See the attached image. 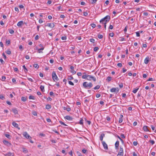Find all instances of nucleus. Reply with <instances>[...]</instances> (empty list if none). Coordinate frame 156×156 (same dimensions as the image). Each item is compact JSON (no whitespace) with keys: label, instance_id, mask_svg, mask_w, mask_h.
Instances as JSON below:
<instances>
[{"label":"nucleus","instance_id":"obj_19","mask_svg":"<svg viewBox=\"0 0 156 156\" xmlns=\"http://www.w3.org/2000/svg\"><path fill=\"white\" fill-rule=\"evenodd\" d=\"M143 129L144 131L146 132L149 131V130L147 128V126H144L143 127Z\"/></svg>","mask_w":156,"mask_h":156},{"label":"nucleus","instance_id":"obj_53","mask_svg":"<svg viewBox=\"0 0 156 156\" xmlns=\"http://www.w3.org/2000/svg\"><path fill=\"white\" fill-rule=\"evenodd\" d=\"M151 129H152V130H155V127L153 125H151Z\"/></svg>","mask_w":156,"mask_h":156},{"label":"nucleus","instance_id":"obj_31","mask_svg":"<svg viewBox=\"0 0 156 156\" xmlns=\"http://www.w3.org/2000/svg\"><path fill=\"white\" fill-rule=\"evenodd\" d=\"M100 87V86L99 85H98L97 86H96V87H95L94 89V90H97V89H99Z\"/></svg>","mask_w":156,"mask_h":156},{"label":"nucleus","instance_id":"obj_47","mask_svg":"<svg viewBox=\"0 0 156 156\" xmlns=\"http://www.w3.org/2000/svg\"><path fill=\"white\" fill-rule=\"evenodd\" d=\"M82 152L84 154H85L87 152V151L85 149H83Z\"/></svg>","mask_w":156,"mask_h":156},{"label":"nucleus","instance_id":"obj_32","mask_svg":"<svg viewBox=\"0 0 156 156\" xmlns=\"http://www.w3.org/2000/svg\"><path fill=\"white\" fill-rule=\"evenodd\" d=\"M29 98V99L34 100L35 99L34 97L32 95L30 96Z\"/></svg>","mask_w":156,"mask_h":156},{"label":"nucleus","instance_id":"obj_9","mask_svg":"<svg viewBox=\"0 0 156 156\" xmlns=\"http://www.w3.org/2000/svg\"><path fill=\"white\" fill-rule=\"evenodd\" d=\"M3 143L5 145L8 147L10 146L11 145V143L7 140H4L3 141Z\"/></svg>","mask_w":156,"mask_h":156},{"label":"nucleus","instance_id":"obj_20","mask_svg":"<svg viewBox=\"0 0 156 156\" xmlns=\"http://www.w3.org/2000/svg\"><path fill=\"white\" fill-rule=\"evenodd\" d=\"M12 112L15 114H18V111L16 108H13L12 109Z\"/></svg>","mask_w":156,"mask_h":156},{"label":"nucleus","instance_id":"obj_13","mask_svg":"<svg viewBox=\"0 0 156 156\" xmlns=\"http://www.w3.org/2000/svg\"><path fill=\"white\" fill-rule=\"evenodd\" d=\"M65 118L67 120L69 121H72L73 120V118L70 116L67 115L65 117Z\"/></svg>","mask_w":156,"mask_h":156},{"label":"nucleus","instance_id":"obj_63","mask_svg":"<svg viewBox=\"0 0 156 156\" xmlns=\"http://www.w3.org/2000/svg\"><path fill=\"white\" fill-rule=\"evenodd\" d=\"M25 58L27 59H30L29 56L28 55H27L25 56Z\"/></svg>","mask_w":156,"mask_h":156},{"label":"nucleus","instance_id":"obj_36","mask_svg":"<svg viewBox=\"0 0 156 156\" xmlns=\"http://www.w3.org/2000/svg\"><path fill=\"white\" fill-rule=\"evenodd\" d=\"M138 89H139V88H137V89H134V90H133V92L134 93H136L137 92V91H138Z\"/></svg>","mask_w":156,"mask_h":156},{"label":"nucleus","instance_id":"obj_21","mask_svg":"<svg viewBox=\"0 0 156 156\" xmlns=\"http://www.w3.org/2000/svg\"><path fill=\"white\" fill-rule=\"evenodd\" d=\"M27 97H22L21 98V100L22 101L25 102L27 100Z\"/></svg>","mask_w":156,"mask_h":156},{"label":"nucleus","instance_id":"obj_8","mask_svg":"<svg viewBox=\"0 0 156 156\" xmlns=\"http://www.w3.org/2000/svg\"><path fill=\"white\" fill-rule=\"evenodd\" d=\"M101 143L105 149L108 150V145L104 141H102Z\"/></svg>","mask_w":156,"mask_h":156},{"label":"nucleus","instance_id":"obj_56","mask_svg":"<svg viewBox=\"0 0 156 156\" xmlns=\"http://www.w3.org/2000/svg\"><path fill=\"white\" fill-rule=\"evenodd\" d=\"M154 79H153V78H150L148 80H147V81H154Z\"/></svg>","mask_w":156,"mask_h":156},{"label":"nucleus","instance_id":"obj_38","mask_svg":"<svg viewBox=\"0 0 156 156\" xmlns=\"http://www.w3.org/2000/svg\"><path fill=\"white\" fill-rule=\"evenodd\" d=\"M98 49L99 48L98 47H96L94 48V50L95 51H97Z\"/></svg>","mask_w":156,"mask_h":156},{"label":"nucleus","instance_id":"obj_57","mask_svg":"<svg viewBox=\"0 0 156 156\" xmlns=\"http://www.w3.org/2000/svg\"><path fill=\"white\" fill-rule=\"evenodd\" d=\"M106 119L108 121H110L111 119L110 118V117H109V116H107L106 117Z\"/></svg>","mask_w":156,"mask_h":156},{"label":"nucleus","instance_id":"obj_58","mask_svg":"<svg viewBox=\"0 0 156 156\" xmlns=\"http://www.w3.org/2000/svg\"><path fill=\"white\" fill-rule=\"evenodd\" d=\"M82 73L81 72H79L77 73V75L78 76H81L82 75Z\"/></svg>","mask_w":156,"mask_h":156},{"label":"nucleus","instance_id":"obj_49","mask_svg":"<svg viewBox=\"0 0 156 156\" xmlns=\"http://www.w3.org/2000/svg\"><path fill=\"white\" fill-rule=\"evenodd\" d=\"M0 98L2 100H3L5 99V97L2 95L1 94L0 95Z\"/></svg>","mask_w":156,"mask_h":156},{"label":"nucleus","instance_id":"obj_11","mask_svg":"<svg viewBox=\"0 0 156 156\" xmlns=\"http://www.w3.org/2000/svg\"><path fill=\"white\" fill-rule=\"evenodd\" d=\"M45 26H48V27H50L51 28H53L54 27L55 25H54V23H47V25H46Z\"/></svg>","mask_w":156,"mask_h":156},{"label":"nucleus","instance_id":"obj_3","mask_svg":"<svg viewBox=\"0 0 156 156\" xmlns=\"http://www.w3.org/2000/svg\"><path fill=\"white\" fill-rule=\"evenodd\" d=\"M52 78L54 81H56L58 80L55 71H53L52 73Z\"/></svg>","mask_w":156,"mask_h":156},{"label":"nucleus","instance_id":"obj_25","mask_svg":"<svg viewBox=\"0 0 156 156\" xmlns=\"http://www.w3.org/2000/svg\"><path fill=\"white\" fill-rule=\"evenodd\" d=\"M83 119L81 118V119L80 120L79 123L81 125H83Z\"/></svg>","mask_w":156,"mask_h":156},{"label":"nucleus","instance_id":"obj_33","mask_svg":"<svg viewBox=\"0 0 156 156\" xmlns=\"http://www.w3.org/2000/svg\"><path fill=\"white\" fill-rule=\"evenodd\" d=\"M59 122L61 125H62L65 126H67V125H66V124H65L64 122H62V121H59Z\"/></svg>","mask_w":156,"mask_h":156},{"label":"nucleus","instance_id":"obj_60","mask_svg":"<svg viewBox=\"0 0 156 156\" xmlns=\"http://www.w3.org/2000/svg\"><path fill=\"white\" fill-rule=\"evenodd\" d=\"M50 95L51 96H54V94L53 92L52 91H51L50 92Z\"/></svg>","mask_w":156,"mask_h":156},{"label":"nucleus","instance_id":"obj_43","mask_svg":"<svg viewBox=\"0 0 156 156\" xmlns=\"http://www.w3.org/2000/svg\"><path fill=\"white\" fill-rule=\"evenodd\" d=\"M0 62L2 64H4L5 63V62L3 60L2 58L0 59Z\"/></svg>","mask_w":156,"mask_h":156},{"label":"nucleus","instance_id":"obj_39","mask_svg":"<svg viewBox=\"0 0 156 156\" xmlns=\"http://www.w3.org/2000/svg\"><path fill=\"white\" fill-rule=\"evenodd\" d=\"M103 37V36L101 34H98V37L99 39H102Z\"/></svg>","mask_w":156,"mask_h":156},{"label":"nucleus","instance_id":"obj_37","mask_svg":"<svg viewBox=\"0 0 156 156\" xmlns=\"http://www.w3.org/2000/svg\"><path fill=\"white\" fill-rule=\"evenodd\" d=\"M136 33V36L140 37V31H137Z\"/></svg>","mask_w":156,"mask_h":156},{"label":"nucleus","instance_id":"obj_30","mask_svg":"<svg viewBox=\"0 0 156 156\" xmlns=\"http://www.w3.org/2000/svg\"><path fill=\"white\" fill-rule=\"evenodd\" d=\"M88 75H83L82 76V78L83 79H87V76Z\"/></svg>","mask_w":156,"mask_h":156},{"label":"nucleus","instance_id":"obj_52","mask_svg":"<svg viewBox=\"0 0 156 156\" xmlns=\"http://www.w3.org/2000/svg\"><path fill=\"white\" fill-rule=\"evenodd\" d=\"M117 66L119 67H121L122 66V64L120 63H119L117 64Z\"/></svg>","mask_w":156,"mask_h":156},{"label":"nucleus","instance_id":"obj_45","mask_svg":"<svg viewBox=\"0 0 156 156\" xmlns=\"http://www.w3.org/2000/svg\"><path fill=\"white\" fill-rule=\"evenodd\" d=\"M119 38L120 39L119 40L120 41H122L125 40L124 38H123V37H120Z\"/></svg>","mask_w":156,"mask_h":156},{"label":"nucleus","instance_id":"obj_27","mask_svg":"<svg viewBox=\"0 0 156 156\" xmlns=\"http://www.w3.org/2000/svg\"><path fill=\"white\" fill-rule=\"evenodd\" d=\"M5 53L8 55H10L11 54V51L10 50V49H8L5 51Z\"/></svg>","mask_w":156,"mask_h":156},{"label":"nucleus","instance_id":"obj_1","mask_svg":"<svg viewBox=\"0 0 156 156\" xmlns=\"http://www.w3.org/2000/svg\"><path fill=\"white\" fill-rule=\"evenodd\" d=\"M110 18V16L108 15H107L104 18L101 19L100 21V22L102 23H105V22H106V23H107V22H108L109 21Z\"/></svg>","mask_w":156,"mask_h":156},{"label":"nucleus","instance_id":"obj_2","mask_svg":"<svg viewBox=\"0 0 156 156\" xmlns=\"http://www.w3.org/2000/svg\"><path fill=\"white\" fill-rule=\"evenodd\" d=\"M83 85L84 88L86 89H90L93 86V84L91 82L88 83L87 82H84Z\"/></svg>","mask_w":156,"mask_h":156},{"label":"nucleus","instance_id":"obj_59","mask_svg":"<svg viewBox=\"0 0 156 156\" xmlns=\"http://www.w3.org/2000/svg\"><path fill=\"white\" fill-rule=\"evenodd\" d=\"M113 28V26L112 25H110L109 27V29H110L112 30Z\"/></svg>","mask_w":156,"mask_h":156},{"label":"nucleus","instance_id":"obj_28","mask_svg":"<svg viewBox=\"0 0 156 156\" xmlns=\"http://www.w3.org/2000/svg\"><path fill=\"white\" fill-rule=\"evenodd\" d=\"M9 32L11 34H13L14 33V30L12 29H9Z\"/></svg>","mask_w":156,"mask_h":156},{"label":"nucleus","instance_id":"obj_44","mask_svg":"<svg viewBox=\"0 0 156 156\" xmlns=\"http://www.w3.org/2000/svg\"><path fill=\"white\" fill-rule=\"evenodd\" d=\"M149 141L151 144L152 145L154 144L155 143L154 141L153 140H150Z\"/></svg>","mask_w":156,"mask_h":156},{"label":"nucleus","instance_id":"obj_42","mask_svg":"<svg viewBox=\"0 0 156 156\" xmlns=\"http://www.w3.org/2000/svg\"><path fill=\"white\" fill-rule=\"evenodd\" d=\"M34 67L35 68L38 69L39 68V66L37 64H35L34 65Z\"/></svg>","mask_w":156,"mask_h":156},{"label":"nucleus","instance_id":"obj_54","mask_svg":"<svg viewBox=\"0 0 156 156\" xmlns=\"http://www.w3.org/2000/svg\"><path fill=\"white\" fill-rule=\"evenodd\" d=\"M90 42H91L92 43H94V42H95V40H94V39L92 38V39H90Z\"/></svg>","mask_w":156,"mask_h":156},{"label":"nucleus","instance_id":"obj_61","mask_svg":"<svg viewBox=\"0 0 156 156\" xmlns=\"http://www.w3.org/2000/svg\"><path fill=\"white\" fill-rule=\"evenodd\" d=\"M71 72L73 74H75L76 73V72L73 70L71 71Z\"/></svg>","mask_w":156,"mask_h":156},{"label":"nucleus","instance_id":"obj_48","mask_svg":"<svg viewBox=\"0 0 156 156\" xmlns=\"http://www.w3.org/2000/svg\"><path fill=\"white\" fill-rule=\"evenodd\" d=\"M90 25L93 28H95L96 27V24L94 23H92L90 24Z\"/></svg>","mask_w":156,"mask_h":156},{"label":"nucleus","instance_id":"obj_4","mask_svg":"<svg viewBox=\"0 0 156 156\" xmlns=\"http://www.w3.org/2000/svg\"><path fill=\"white\" fill-rule=\"evenodd\" d=\"M123 154V150L122 146H120L119 151L118 153L117 156H122Z\"/></svg>","mask_w":156,"mask_h":156},{"label":"nucleus","instance_id":"obj_26","mask_svg":"<svg viewBox=\"0 0 156 156\" xmlns=\"http://www.w3.org/2000/svg\"><path fill=\"white\" fill-rule=\"evenodd\" d=\"M43 50H44V48H41L38 49V52L39 53H43V52L42 51H41Z\"/></svg>","mask_w":156,"mask_h":156},{"label":"nucleus","instance_id":"obj_14","mask_svg":"<svg viewBox=\"0 0 156 156\" xmlns=\"http://www.w3.org/2000/svg\"><path fill=\"white\" fill-rule=\"evenodd\" d=\"M150 58L149 57H147L144 60V63L146 64H147L149 61Z\"/></svg>","mask_w":156,"mask_h":156},{"label":"nucleus","instance_id":"obj_22","mask_svg":"<svg viewBox=\"0 0 156 156\" xmlns=\"http://www.w3.org/2000/svg\"><path fill=\"white\" fill-rule=\"evenodd\" d=\"M51 105H46L45 108L47 109H51Z\"/></svg>","mask_w":156,"mask_h":156},{"label":"nucleus","instance_id":"obj_15","mask_svg":"<svg viewBox=\"0 0 156 156\" xmlns=\"http://www.w3.org/2000/svg\"><path fill=\"white\" fill-rule=\"evenodd\" d=\"M123 115H120V117L119 119V123H121L123 121Z\"/></svg>","mask_w":156,"mask_h":156},{"label":"nucleus","instance_id":"obj_62","mask_svg":"<svg viewBox=\"0 0 156 156\" xmlns=\"http://www.w3.org/2000/svg\"><path fill=\"white\" fill-rule=\"evenodd\" d=\"M32 114L34 116H37V112H33L32 113Z\"/></svg>","mask_w":156,"mask_h":156},{"label":"nucleus","instance_id":"obj_64","mask_svg":"<svg viewBox=\"0 0 156 156\" xmlns=\"http://www.w3.org/2000/svg\"><path fill=\"white\" fill-rule=\"evenodd\" d=\"M43 22V20H42V19H40L39 20V23H42Z\"/></svg>","mask_w":156,"mask_h":156},{"label":"nucleus","instance_id":"obj_35","mask_svg":"<svg viewBox=\"0 0 156 156\" xmlns=\"http://www.w3.org/2000/svg\"><path fill=\"white\" fill-rule=\"evenodd\" d=\"M5 136L7 137V138L9 139H10L11 138V136L10 135L8 134H5Z\"/></svg>","mask_w":156,"mask_h":156},{"label":"nucleus","instance_id":"obj_16","mask_svg":"<svg viewBox=\"0 0 156 156\" xmlns=\"http://www.w3.org/2000/svg\"><path fill=\"white\" fill-rule=\"evenodd\" d=\"M105 135L104 133H101L100 137V140L102 142L103 137L105 136Z\"/></svg>","mask_w":156,"mask_h":156},{"label":"nucleus","instance_id":"obj_23","mask_svg":"<svg viewBox=\"0 0 156 156\" xmlns=\"http://www.w3.org/2000/svg\"><path fill=\"white\" fill-rule=\"evenodd\" d=\"M40 88L42 91L44 92V86L42 85H41Z\"/></svg>","mask_w":156,"mask_h":156},{"label":"nucleus","instance_id":"obj_7","mask_svg":"<svg viewBox=\"0 0 156 156\" xmlns=\"http://www.w3.org/2000/svg\"><path fill=\"white\" fill-rule=\"evenodd\" d=\"M110 91L112 92H115L117 94L119 92V90L117 88V89L115 88H113L111 89Z\"/></svg>","mask_w":156,"mask_h":156},{"label":"nucleus","instance_id":"obj_17","mask_svg":"<svg viewBox=\"0 0 156 156\" xmlns=\"http://www.w3.org/2000/svg\"><path fill=\"white\" fill-rule=\"evenodd\" d=\"M23 24L22 21H21L18 22L17 24V26L18 27H21L22 25Z\"/></svg>","mask_w":156,"mask_h":156},{"label":"nucleus","instance_id":"obj_18","mask_svg":"<svg viewBox=\"0 0 156 156\" xmlns=\"http://www.w3.org/2000/svg\"><path fill=\"white\" fill-rule=\"evenodd\" d=\"M5 155H6L7 156H13L14 154L13 153H11L10 152H9L6 154H5Z\"/></svg>","mask_w":156,"mask_h":156},{"label":"nucleus","instance_id":"obj_41","mask_svg":"<svg viewBox=\"0 0 156 156\" xmlns=\"http://www.w3.org/2000/svg\"><path fill=\"white\" fill-rule=\"evenodd\" d=\"M66 36L62 37H61V39L62 40H66Z\"/></svg>","mask_w":156,"mask_h":156},{"label":"nucleus","instance_id":"obj_12","mask_svg":"<svg viewBox=\"0 0 156 156\" xmlns=\"http://www.w3.org/2000/svg\"><path fill=\"white\" fill-rule=\"evenodd\" d=\"M119 141L117 140L116 141L115 144V149L117 150L119 148Z\"/></svg>","mask_w":156,"mask_h":156},{"label":"nucleus","instance_id":"obj_10","mask_svg":"<svg viewBox=\"0 0 156 156\" xmlns=\"http://www.w3.org/2000/svg\"><path fill=\"white\" fill-rule=\"evenodd\" d=\"M12 124L14 127L17 128L18 129H20V128L19 127L18 125L15 122H13Z\"/></svg>","mask_w":156,"mask_h":156},{"label":"nucleus","instance_id":"obj_50","mask_svg":"<svg viewBox=\"0 0 156 156\" xmlns=\"http://www.w3.org/2000/svg\"><path fill=\"white\" fill-rule=\"evenodd\" d=\"M137 144L138 143L137 141H134L133 142V144L135 146H136Z\"/></svg>","mask_w":156,"mask_h":156},{"label":"nucleus","instance_id":"obj_51","mask_svg":"<svg viewBox=\"0 0 156 156\" xmlns=\"http://www.w3.org/2000/svg\"><path fill=\"white\" fill-rule=\"evenodd\" d=\"M69 83L71 85L73 86L74 85L73 83L70 81H69Z\"/></svg>","mask_w":156,"mask_h":156},{"label":"nucleus","instance_id":"obj_24","mask_svg":"<svg viewBox=\"0 0 156 156\" xmlns=\"http://www.w3.org/2000/svg\"><path fill=\"white\" fill-rule=\"evenodd\" d=\"M23 67L24 69V71L25 73H26L27 72V69L26 68V66L25 65H23Z\"/></svg>","mask_w":156,"mask_h":156},{"label":"nucleus","instance_id":"obj_55","mask_svg":"<svg viewBox=\"0 0 156 156\" xmlns=\"http://www.w3.org/2000/svg\"><path fill=\"white\" fill-rule=\"evenodd\" d=\"M88 15V13L87 12H83V16H86Z\"/></svg>","mask_w":156,"mask_h":156},{"label":"nucleus","instance_id":"obj_40","mask_svg":"<svg viewBox=\"0 0 156 156\" xmlns=\"http://www.w3.org/2000/svg\"><path fill=\"white\" fill-rule=\"evenodd\" d=\"M6 79L5 77L4 76H3L2 77L1 80L2 81H5Z\"/></svg>","mask_w":156,"mask_h":156},{"label":"nucleus","instance_id":"obj_5","mask_svg":"<svg viewBox=\"0 0 156 156\" xmlns=\"http://www.w3.org/2000/svg\"><path fill=\"white\" fill-rule=\"evenodd\" d=\"M87 80H92L94 81H96V79L95 77L90 75H87Z\"/></svg>","mask_w":156,"mask_h":156},{"label":"nucleus","instance_id":"obj_6","mask_svg":"<svg viewBox=\"0 0 156 156\" xmlns=\"http://www.w3.org/2000/svg\"><path fill=\"white\" fill-rule=\"evenodd\" d=\"M23 135L26 138L30 140L31 139V137L27 133V132H24L23 133Z\"/></svg>","mask_w":156,"mask_h":156},{"label":"nucleus","instance_id":"obj_46","mask_svg":"<svg viewBox=\"0 0 156 156\" xmlns=\"http://www.w3.org/2000/svg\"><path fill=\"white\" fill-rule=\"evenodd\" d=\"M73 76H69L68 78V80H73Z\"/></svg>","mask_w":156,"mask_h":156},{"label":"nucleus","instance_id":"obj_29","mask_svg":"<svg viewBox=\"0 0 156 156\" xmlns=\"http://www.w3.org/2000/svg\"><path fill=\"white\" fill-rule=\"evenodd\" d=\"M6 44L8 45L10 44V41L9 40H6Z\"/></svg>","mask_w":156,"mask_h":156},{"label":"nucleus","instance_id":"obj_34","mask_svg":"<svg viewBox=\"0 0 156 156\" xmlns=\"http://www.w3.org/2000/svg\"><path fill=\"white\" fill-rule=\"evenodd\" d=\"M108 82L112 80V77L111 76H108L106 79Z\"/></svg>","mask_w":156,"mask_h":156}]
</instances>
